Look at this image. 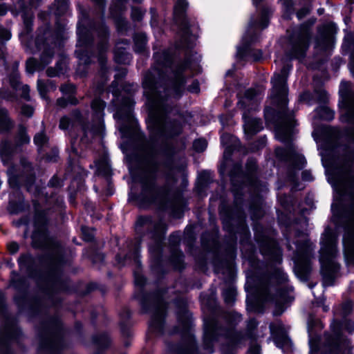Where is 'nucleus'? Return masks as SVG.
Here are the masks:
<instances>
[{
	"label": "nucleus",
	"instance_id": "39",
	"mask_svg": "<svg viewBox=\"0 0 354 354\" xmlns=\"http://www.w3.org/2000/svg\"><path fill=\"white\" fill-rule=\"evenodd\" d=\"M53 55V53L50 50L43 53V54L41 57V64L44 65H47L48 64H49L50 60L52 58Z\"/></svg>",
	"mask_w": 354,
	"mask_h": 354
},
{
	"label": "nucleus",
	"instance_id": "41",
	"mask_svg": "<svg viewBox=\"0 0 354 354\" xmlns=\"http://www.w3.org/2000/svg\"><path fill=\"white\" fill-rule=\"evenodd\" d=\"M6 143H2L0 146V154L2 158V160L6 162L9 159L8 152L6 149Z\"/></svg>",
	"mask_w": 354,
	"mask_h": 354
},
{
	"label": "nucleus",
	"instance_id": "45",
	"mask_svg": "<svg viewBox=\"0 0 354 354\" xmlns=\"http://www.w3.org/2000/svg\"><path fill=\"white\" fill-rule=\"evenodd\" d=\"M310 12V9L307 7L301 8L297 12V16L299 19L304 18Z\"/></svg>",
	"mask_w": 354,
	"mask_h": 354
},
{
	"label": "nucleus",
	"instance_id": "20",
	"mask_svg": "<svg viewBox=\"0 0 354 354\" xmlns=\"http://www.w3.org/2000/svg\"><path fill=\"white\" fill-rule=\"evenodd\" d=\"M189 66V62L188 60H185L180 64H179L176 69L174 71V77L176 79V80L180 84H183L184 83L183 80L181 77V74L183 72L188 68Z\"/></svg>",
	"mask_w": 354,
	"mask_h": 354
},
{
	"label": "nucleus",
	"instance_id": "59",
	"mask_svg": "<svg viewBox=\"0 0 354 354\" xmlns=\"http://www.w3.org/2000/svg\"><path fill=\"white\" fill-rule=\"evenodd\" d=\"M257 325V322L255 319H252L249 321L248 327H250L251 329L255 328Z\"/></svg>",
	"mask_w": 354,
	"mask_h": 354
},
{
	"label": "nucleus",
	"instance_id": "2",
	"mask_svg": "<svg viewBox=\"0 0 354 354\" xmlns=\"http://www.w3.org/2000/svg\"><path fill=\"white\" fill-rule=\"evenodd\" d=\"M142 84L149 106L148 127L155 135L166 134L165 115L167 111V99L160 95V91H157L154 75L151 72L145 75Z\"/></svg>",
	"mask_w": 354,
	"mask_h": 354
},
{
	"label": "nucleus",
	"instance_id": "42",
	"mask_svg": "<svg viewBox=\"0 0 354 354\" xmlns=\"http://www.w3.org/2000/svg\"><path fill=\"white\" fill-rule=\"evenodd\" d=\"M10 82L11 86L17 89L19 81V74L17 73H15L12 77L10 78Z\"/></svg>",
	"mask_w": 354,
	"mask_h": 354
},
{
	"label": "nucleus",
	"instance_id": "15",
	"mask_svg": "<svg viewBox=\"0 0 354 354\" xmlns=\"http://www.w3.org/2000/svg\"><path fill=\"white\" fill-rule=\"evenodd\" d=\"M155 58L156 62L158 64V70L160 71H163V70L167 68H170L172 62V57L167 52H162V53H156L155 54Z\"/></svg>",
	"mask_w": 354,
	"mask_h": 354
},
{
	"label": "nucleus",
	"instance_id": "22",
	"mask_svg": "<svg viewBox=\"0 0 354 354\" xmlns=\"http://www.w3.org/2000/svg\"><path fill=\"white\" fill-rule=\"evenodd\" d=\"M214 339V330L212 328H209L207 326L205 328L204 344L207 348L210 347V344Z\"/></svg>",
	"mask_w": 354,
	"mask_h": 354
},
{
	"label": "nucleus",
	"instance_id": "32",
	"mask_svg": "<svg viewBox=\"0 0 354 354\" xmlns=\"http://www.w3.org/2000/svg\"><path fill=\"white\" fill-rule=\"evenodd\" d=\"M143 15H144V12L140 8H137V7L132 8L131 17L134 21L141 20Z\"/></svg>",
	"mask_w": 354,
	"mask_h": 354
},
{
	"label": "nucleus",
	"instance_id": "1",
	"mask_svg": "<svg viewBox=\"0 0 354 354\" xmlns=\"http://www.w3.org/2000/svg\"><path fill=\"white\" fill-rule=\"evenodd\" d=\"M291 66L287 64L281 71L280 74H274L271 83L272 88L270 97L274 102L281 108V120L276 127V136L281 142H285L290 138L295 120L292 115L285 111L288 103V87L286 84L287 75Z\"/></svg>",
	"mask_w": 354,
	"mask_h": 354
},
{
	"label": "nucleus",
	"instance_id": "34",
	"mask_svg": "<svg viewBox=\"0 0 354 354\" xmlns=\"http://www.w3.org/2000/svg\"><path fill=\"white\" fill-rule=\"evenodd\" d=\"M60 90L64 95L70 96L75 93V87L73 84H65L61 86Z\"/></svg>",
	"mask_w": 354,
	"mask_h": 354
},
{
	"label": "nucleus",
	"instance_id": "47",
	"mask_svg": "<svg viewBox=\"0 0 354 354\" xmlns=\"http://www.w3.org/2000/svg\"><path fill=\"white\" fill-rule=\"evenodd\" d=\"M81 113L80 111L78 110H75L73 111L72 113V117H73V120L72 122H73V124H75V122H81Z\"/></svg>",
	"mask_w": 354,
	"mask_h": 354
},
{
	"label": "nucleus",
	"instance_id": "57",
	"mask_svg": "<svg viewBox=\"0 0 354 354\" xmlns=\"http://www.w3.org/2000/svg\"><path fill=\"white\" fill-rule=\"evenodd\" d=\"M47 74L48 76L53 77L59 75V73L53 68H48L47 70Z\"/></svg>",
	"mask_w": 354,
	"mask_h": 354
},
{
	"label": "nucleus",
	"instance_id": "19",
	"mask_svg": "<svg viewBox=\"0 0 354 354\" xmlns=\"http://www.w3.org/2000/svg\"><path fill=\"white\" fill-rule=\"evenodd\" d=\"M135 50L140 53L145 50L147 44V37L145 34H136L134 37Z\"/></svg>",
	"mask_w": 354,
	"mask_h": 354
},
{
	"label": "nucleus",
	"instance_id": "3",
	"mask_svg": "<svg viewBox=\"0 0 354 354\" xmlns=\"http://www.w3.org/2000/svg\"><path fill=\"white\" fill-rule=\"evenodd\" d=\"M321 243L322 272L325 280L324 282L326 283L328 280V285H330L339 268V264L335 260L337 254V237L331 230H326Z\"/></svg>",
	"mask_w": 354,
	"mask_h": 354
},
{
	"label": "nucleus",
	"instance_id": "58",
	"mask_svg": "<svg viewBox=\"0 0 354 354\" xmlns=\"http://www.w3.org/2000/svg\"><path fill=\"white\" fill-rule=\"evenodd\" d=\"M349 66H350V70H351V73L354 75V53L351 55V60L349 64Z\"/></svg>",
	"mask_w": 354,
	"mask_h": 354
},
{
	"label": "nucleus",
	"instance_id": "10",
	"mask_svg": "<svg viewBox=\"0 0 354 354\" xmlns=\"http://www.w3.org/2000/svg\"><path fill=\"white\" fill-rule=\"evenodd\" d=\"M158 168V163L153 161L149 162L146 165L141 179L143 192H151L152 191Z\"/></svg>",
	"mask_w": 354,
	"mask_h": 354
},
{
	"label": "nucleus",
	"instance_id": "43",
	"mask_svg": "<svg viewBox=\"0 0 354 354\" xmlns=\"http://www.w3.org/2000/svg\"><path fill=\"white\" fill-rule=\"evenodd\" d=\"M21 113L27 117H31L33 113V109L28 105L23 106L21 108Z\"/></svg>",
	"mask_w": 354,
	"mask_h": 354
},
{
	"label": "nucleus",
	"instance_id": "61",
	"mask_svg": "<svg viewBox=\"0 0 354 354\" xmlns=\"http://www.w3.org/2000/svg\"><path fill=\"white\" fill-rule=\"evenodd\" d=\"M346 328L347 329L349 330V332H353L354 331V324H353L352 322H348L346 323Z\"/></svg>",
	"mask_w": 354,
	"mask_h": 354
},
{
	"label": "nucleus",
	"instance_id": "5",
	"mask_svg": "<svg viewBox=\"0 0 354 354\" xmlns=\"http://www.w3.org/2000/svg\"><path fill=\"white\" fill-rule=\"evenodd\" d=\"M341 218L345 223L343 238L345 259L348 263L354 265V205L346 210Z\"/></svg>",
	"mask_w": 354,
	"mask_h": 354
},
{
	"label": "nucleus",
	"instance_id": "44",
	"mask_svg": "<svg viewBox=\"0 0 354 354\" xmlns=\"http://www.w3.org/2000/svg\"><path fill=\"white\" fill-rule=\"evenodd\" d=\"M257 94V91L254 88H250L245 91V97L248 100H252Z\"/></svg>",
	"mask_w": 354,
	"mask_h": 354
},
{
	"label": "nucleus",
	"instance_id": "8",
	"mask_svg": "<svg viewBox=\"0 0 354 354\" xmlns=\"http://www.w3.org/2000/svg\"><path fill=\"white\" fill-rule=\"evenodd\" d=\"M312 250V245L308 241H305L302 245H297V252L293 257L297 273L303 276L308 273Z\"/></svg>",
	"mask_w": 354,
	"mask_h": 354
},
{
	"label": "nucleus",
	"instance_id": "60",
	"mask_svg": "<svg viewBox=\"0 0 354 354\" xmlns=\"http://www.w3.org/2000/svg\"><path fill=\"white\" fill-rule=\"evenodd\" d=\"M310 346L311 351H317V346L315 344V342L313 339H310Z\"/></svg>",
	"mask_w": 354,
	"mask_h": 354
},
{
	"label": "nucleus",
	"instance_id": "14",
	"mask_svg": "<svg viewBox=\"0 0 354 354\" xmlns=\"http://www.w3.org/2000/svg\"><path fill=\"white\" fill-rule=\"evenodd\" d=\"M104 108L105 103L99 98L94 99L91 102L93 118L100 124L101 127L103 126Z\"/></svg>",
	"mask_w": 354,
	"mask_h": 354
},
{
	"label": "nucleus",
	"instance_id": "37",
	"mask_svg": "<svg viewBox=\"0 0 354 354\" xmlns=\"http://www.w3.org/2000/svg\"><path fill=\"white\" fill-rule=\"evenodd\" d=\"M55 340L53 337H49L46 339H42L41 342V348H53L55 346Z\"/></svg>",
	"mask_w": 354,
	"mask_h": 354
},
{
	"label": "nucleus",
	"instance_id": "52",
	"mask_svg": "<svg viewBox=\"0 0 354 354\" xmlns=\"http://www.w3.org/2000/svg\"><path fill=\"white\" fill-rule=\"evenodd\" d=\"M249 351L251 354H259L260 351V347L258 344L252 345L250 347Z\"/></svg>",
	"mask_w": 354,
	"mask_h": 354
},
{
	"label": "nucleus",
	"instance_id": "29",
	"mask_svg": "<svg viewBox=\"0 0 354 354\" xmlns=\"http://www.w3.org/2000/svg\"><path fill=\"white\" fill-rule=\"evenodd\" d=\"M187 3L185 0H178L174 6V11L176 13H183L187 8Z\"/></svg>",
	"mask_w": 354,
	"mask_h": 354
},
{
	"label": "nucleus",
	"instance_id": "64",
	"mask_svg": "<svg viewBox=\"0 0 354 354\" xmlns=\"http://www.w3.org/2000/svg\"><path fill=\"white\" fill-rule=\"evenodd\" d=\"M170 189H171V188H170V187H167V185H165V186L162 189L161 192H162L164 194H165V195H166V194H167V193L169 192Z\"/></svg>",
	"mask_w": 354,
	"mask_h": 354
},
{
	"label": "nucleus",
	"instance_id": "13",
	"mask_svg": "<svg viewBox=\"0 0 354 354\" xmlns=\"http://www.w3.org/2000/svg\"><path fill=\"white\" fill-rule=\"evenodd\" d=\"M244 130L248 135H254L263 129L262 122L260 119L248 118L245 114L243 115Z\"/></svg>",
	"mask_w": 354,
	"mask_h": 354
},
{
	"label": "nucleus",
	"instance_id": "51",
	"mask_svg": "<svg viewBox=\"0 0 354 354\" xmlns=\"http://www.w3.org/2000/svg\"><path fill=\"white\" fill-rule=\"evenodd\" d=\"M145 280L142 276L135 274V283L137 285L142 286L145 284Z\"/></svg>",
	"mask_w": 354,
	"mask_h": 354
},
{
	"label": "nucleus",
	"instance_id": "6",
	"mask_svg": "<svg viewBox=\"0 0 354 354\" xmlns=\"http://www.w3.org/2000/svg\"><path fill=\"white\" fill-rule=\"evenodd\" d=\"M339 93L342 97L344 113L341 120L353 124V129L348 134L354 141V89L349 82H342L340 85Z\"/></svg>",
	"mask_w": 354,
	"mask_h": 354
},
{
	"label": "nucleus",
	"instance_id": "53",
	"mask_svg": "<svg viewBox=\"0 0 354 354\" xmlns=\"http://www.w3.org/2000/svg\"><path fill=\"white\" fill-rule=\"evenodd\" d=\"M302 178L304 180L310 181L313 180V176L310 172L304 171L302 172Z\"/></svg>",
	"mask_w": 354,
	"mask_h": 354
},
{
	"label": "nucleus",
	"instance_id": "4",
	"mask_svg": "<svg viewBox=\"0 0 354 354\" xmlns=\"http://www.w3.org/2000/svg\"><path fill=\"white\" fill-rule=\"evenodd\" d=\"M335 189L345 200L354 202V154H349L337 176Z\"/></svg>",
	"mask_w": 354,
	"mask_h": 354
},
{
	"label": "nucleus",
	"instance_id": "35",
	"mask_svg": "<svg viewBox=\"0 0 354 354\" xmlns=\"http://www.w3.org/2000/svg\"><path fill=\"white\" fill-rule=\"evenodd\" d=\"M37 68V61L33 59H29L26 62V70L28 73H32Z\"/></svg>",
	"mask_w": 354,
	"mask_h": 354
},
{
	"label": "nucleus",
	"instance_id": "23",
	"mask_svg": "<svg viewBox=\"0 0 354 354\" xmlns=\"http://www.w3.org/2000/svg\"><path fill=\"white\" fill-rule=\"evenodd\" d=\"M77 102V100L73 95L68 96L66 99L65 97H61L57 100V104L60 107H65L68 103L76 104Z\"/></svg>",
	"mask_w": 354,
	"mask_h": 354
},
{
	"label": "nucleus",
	"instance_id": "25",
	"mask_svg": "<svg viewBox=\"0 0 354 354\" xmlns=\"http://www.w3.org/2000/svg\"><path fill=\"white\" fill-rule=\"evenodd\" d=\"M18 138L21 144L28 143L30 142V138L26 134V130L22 126L19 127Z\"/></svg>",
	"mask_w": 354,
	"mask_h": 354
},
{
	"label": "nucleus",
	"instance_id": "26",
	"mask_svg": "<svg viewBox=\"0 0 354 354\" xmlns=\"http://www.w3.org/2000/svg\"><path fill=\"white\" fill-rule=\"evenodd\" d=\"M47 138L44 133H38L34 137V142L39 147L44 146L47 142Z\"/></svg>",
	"mask_w": 354,
	"mask_h": 354
},
{
	"label": "nucleus",
	"instance_id": "21",
	"mask_svg": "<svg viewBox=\"0 0 354 354\" xmlns=\"http://www.w3.org/2000/svg\"><path fill=\"white\" fill-rule=\"evenodd\" d=\"M276 153L278 156H281L284 160H290L291 159V154L295 153V149L294 147H291L288 149L278 148L276 149Z\"/></svg>",
	"mask_w": 354,
	"mask_h": 354
},
{
	"label": "nucleus",
	"instance_id": "27",
	"mask_svg": "<svg viewBox=\"0 0 354 354\" xmlns=\"http://www.w3.org/2000/svg\"><path fill=\"white\" fill-rule=\"evenodd\" d=\"M223 296L227 304H230L234 301L235 293L232 288H227L223 292Z\"/></svg>",
	"mask_w": 354,
	"mask_h": 354
},
{
	"label": "nucleus",
	"instance_id": "50",
	"mask_svg": "<svg viewBox=\"0 0 354 354\" xmlns=\"http://www.w3.org/2000/svg\"><path fill=\"white\" fill-rule=\"evenodd\" d=\"M22 17L26 26L29 28L32 24V15L28 16L26 14H24Z\"/></svg>",
	"mask_w": 354,
	"mask_h": 354
},
{
	"label": "nucleus",
	"instance_id": "62",
	"mask_svg": "<svg viewBox=\"0 0 354 354\" xmlns=\"http://www.w3.org/2000/svg\"><path fill=\"white\" fill-rule=\"evenodd\" d=\"M276 274L280 276L281 281H286L287 279L286 276L281 270H277Z\"/></svg>",
	"mask_w": 354,
	"mask_h": 354
},
{
	"label": "nucleus",
	"instance_id": "12",
	"mask_svg": "<svg viewBox=\"0 0 354 354\" xmlns=\"http://www.w3.org/2000/svg\"><path fill=\"white\" fill-rule=\"evenodd\" d=\"M165 306L163 303L158 301L156 304V308L152 315L149 326L154 330H160L162 326V321L165 315Z\"/></svg>",
	"mask_w": 354,
	"mask_h": 354
},
{
	"label": "nucleus",
	"instance_id": "7",
	"mask_svg": "<svg viewBox=\"0 0 354 354\" xmlns=\"http://www.w3.org/2000/svg\"><path fill=\"white\" fill-rule=\"evenodd\" d=\"M311 34L309 26L304 24L298 32L292 36L289 55L291 58H300L304 57L308 48Z\"/></svg>",
	"mask_w": 354,
	"mask_h": 354
},
{
	"label": "nucleus",
	"instance_id": "63",
	"mask_svg": "<svg viewBox=\"0 0 354 354\" xmlns=\"http://www.w3.org/2000/svg\"><path fill=\"white\" fill-rule=\"evenodd\" d=\"M7 12L4 4H0V15H4Z\"/></svg>",
	"mask_w": 354,
	"mask_h": 354
},
{
	"label": "nucleus",
	"instance_id": "36",
	"mask_svg": "<svg viewBox=\"0 0 354 354\" xmlns=\"http://www.w3.org/2000/svg\"><path fill=\"white\" fill-rule=\"evenodd\" d=\"M115 3L112 5L110 8L111 12L112 15H114V13L118 10H122V7L125 3V0H115Z\"/></svg>",
	"mask_w": 354,
	"mask_h": 354
},
{
	"label": "nucleus",
	"instance_id": "49",
	"mask_svg": "<svg viewBox=\"0 0 354 354\" xmlns=\"http://www.w3.org/2000/svg\"><path fill=\"white\" fill-rule=\"evenodd\" d=\"M0 37L5 40H8L11 37V34L8 30H6L4 28H1L0 29Z\"/></svg>",
	"mask_w": 354,
	"mask_h": 354
},
{
	"label": "nucleus",
	"instance_id": "54",
	"mask_svg": "<svg viewBox=\"0 0 354 354\" xmlns=\"http://www.w3.org/2000/svg\"><path fill=\"white\" fill-rule=\"evenodd\" d=\"M189 90L192 93H198L199 91L198 83L193 82L192 85L189 88Z\"/></svg>",
	"mask_w": 354,
	"mask_h": 354
},
{
	"label": "nucleus",
	"instance_id": "33",
	"mask_svg": "<svg viewBox=\"0 0 354 354\" xmlns=\"http://www.w3.org/2000/svg\"><path fill=\"white\" fill-rule=\"evenodd\" d=\"M73 125H74L73 122H72V120L66 116L62 118L60 120L59 128L62 129H64V130L67 129L71 126H73Z\"/></svg>",
	"mask_w": 354,
	"mask_h": 354
},
{
	"label": "nucleus",
	"instance_id": "30",
	"mask_svg": "<svg viewBox=\"0 0 354 354\" xmlns=\"http://www.w3.org/2000/svg\"><path fill=\"white\" fill-rule=\"evenodd\" d=\"M320 111H322L321 116L325 120H332L334 118V112L329 108L324 106L322 107Z\"/></svg>",
	"mask_w": 354,
	"mask_h": 354
},
{
	"label": "nucleus",
	"instance_id": "16",
	"mask_svg": "<svg viewBox=\"0 0 354 354\" xmlns=\"http://www.w3.org/2000/svg\"><path fill=\"white\" fill-rule=\"evenodd\" d=\"M114 58L116 62L120 64H129L131 60L130 55L126 51L125 48L120 46L118 44L114 51Z\"/></svg>",
	"mask_w": 354,
	"mask_h": 354
},
{
	"label": "nucleus",
	"instance_id": "56",
	"mask_svg": "<svg viewBox=\"0 0 354 354\" xmlns=\"http://www.w3.org/2000/svg\"><path fill=\"white\" fill-rule=\"evenodd\" d=\"M310 93L309 92H304L300 95V100L307 101L310 98Z\"/></svg>",
	"mask_w": 354,
	"mask_h": 354
},
{
	"label": "nucleus",
	"instance_id": "18",
	"mask_svg": "<svg viewBox=\"0 0 354 354\" xmlns=\"http://www.w3.org/2000/svg\"><path fill=\"white\" fill-rule=\"evenodd\" d=\"M12 127V122L8 117L6 109H0V131H6Z\"/></svg>",
	"mask_w": 354,
	"mask_h": 354
},
{
	"label": "nucleus",
	"instance_id": "24",
	"mask_svg": "<svg viewBox=\"0 0 354 354\" xmlns=\"http://www.w3.org/2000/svg\"><path fill=\"white\" fill-rule=\"evenodd\" d=\"M207 143L205 139H198L194 142L193 147L197 152H203L205 151Z\"/></svg>",
	"mask_w": 354,
	"mask_h": 354
},
{
	"label": "nucleus",
	"instance_id": "11",
	"mask_svg": "<svg viewBox=\"0 0 354 354\" xmlns=\"http://www.w3.org/2000/svg\"><path fill=\"white\" fill-rule=\"evenodd\" d=\"M38 246L49 250L52 253L54 261H60L62 248L57 241L45 235L44 241L39 244Z\"/></svg>",
	"mask_w": 354,
	"mask_h": 354
},
{
	"label": "nucleus",
	"instance_id": "28",
	"mask_svg": "<svg viewBox=\"0 0 354 354\" xmlns=\"http://www.w3.org/2000/svg\"><path fill=\"white\" fill-rule=\"evenodd\" d=\"M48 84L42 80L37 81V89L42 97H45L48 92Z\"/></svg>",
	"mask_w": 354,
	"mask_h": 354
},
{
	"label": "nucleus",
	"instance_id": "48",
	"mask_svg": "<svg viewBox=\"0 0 354 354\" xmlns=\"http://www.w3.org/2000/svg\"><path fill=\"white\" fill-rule=\"evenodd\" d=\"M8 249L10 253H16L19 250V245L16 242H11L8 244Z\"/></svg>",
	"mask_w": 354,
	"mask_h": 354
},
{
	"label": "nucleus",
	"instance_id": "31",
	"mask_svg": "<svg viewBox=\"0 0 354 354\" xmlns=\"http://www.w3.org/2000/svg\"><path fill=\"white\" fill-rule=\"evenodd\" d=\"M75 54L81 64H88L90 63V57L84 52L81 50H75Z\"/></svg>",
	"mask_w": 354,
	"mask_h": 354
},
{
	"label": "nucleus",
	"instance_id": "40",
	"mask_svg": "<svg viewBox=\"0 0 354 354\" xmlns=\"http://www.w3.org/2000/svg\"><path fill=\"white\" fill-rule=\"evenodd\" d=\"M196 351L195 344L192 342L188 347L180 349L178 352V354H195Z\"/></svg>",
	"mask_w": 354,
	"mask_h": 354
},
{
	"label": "nucleus",
	"instance_id": "9",
	"mask_svg": "<svg viewBox=\"0 0 354 354\" xmlns=\"http://www.w3.org/2000/svg\"><path fill=\"white\" fill-rule=\"evenodd\" d=\"M261 252L265 256H268L270 259L277 263H281L282 260V254L277 242L271 239H265L260 243Z\"/></svg>",
	"mask_w": 354,
	"mask_h": 354
},
{
	"label": "nucleus",
	"instance_id": "55",
	"mask_svg": "<svg viewBox=\"0 0 354 354\" xmlns=\"http://www.w3.org/2000/svg\"><path fill=\"white\" fill-rule=\"evenodd\" d=\"M247 168H248V169L251 171H253L256 169V162L254 160L248 161L247 163Z\"/></svg>",
	"mask_w": 354,
	"mask_h": 354
},
{
	"label": "nucleus",
	"instance_id": "38",
	"mask_svg": "<svg viewBox=\"0 0 354 354\" xmlns=\"http://www.w3.org/2000/svg\"><path fill=\"white\" fill-rule=\"evenodd\" d=\"M77 34L79 36L78 45L80 46H86L87 44L86 35L83 32V29L79 28L77 30Z\"/></svg>",
	"mask_w": 354,
	"mask_h": 354
},
{
	"label": "nucleus",
	"instance_id": "17",
	"mask_svg": "<svg viewBox=\"0 0 354 354\" xmlns=\"http://www.w3.org/2000/svg\"><path fill=\"white\" fill-rule=\"evenodd\" d=\"M152 227H153L156 230H158L156 225L153 223L150 217L147 216H141L138 218L136 225L137 231H142V228H143V230H149Z\"/></svg>",
	"mask_w": 354,
	"mask_h": 354
},
{
	"label": "nucleus",
	"instance_id": "46",
	"mask_svg": "<svg viewBox=\"0 0 354 354\" xmlns=\"http://www.w3.org/2000/svg\"><path fill=\"white\" fill-rule=\"evenodd\" d=\"M21 97H24V99H26V100H30V97H29V91H30V88H29V86L28 85H24L21 86Z\"/></svg>",
	"mask_w": 354,
	"mask_h": 354
}]
</instances>
